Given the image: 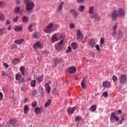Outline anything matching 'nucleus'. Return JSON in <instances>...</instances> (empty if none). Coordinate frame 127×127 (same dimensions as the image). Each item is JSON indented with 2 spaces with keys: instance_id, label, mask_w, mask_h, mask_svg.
<instances>
[{
  "instance_id": "f257e3e1",
  "label": "nucleus",
  "mask_w": 127,
  "mask_h": 127,
  "mask_svg": "<svg viewBox=\"0 0 127 127\" xmlns=\"http://www.w3.org/2000/svg\"><path fill=\"white\" fill-rule=\"evenodd\" d=\"M125 15H126V11L123 8H119L117 11L116 10H113L111 14V18L113 20L117 19L118 16L122 17L125 16Z\"/></svg>"
},
{
  "instance_id": "f03ea898",
  "label": "nucleus",
  "mask_w": 127,
  "mask_h": 127,
  "mask_svg": "<svg viewBox=\"0 0 127 127\" xmlns=\"http://www.w3.org/2000/svg\"><path fill=\"white\" fill-rule=\"evenodd\" d=\"M53 26H54V23H49L44 30V32H45V33H51V32H52V28H53Z\"/></svg>"
},
{
  "instance_id": "7ed1b4c3",
  "label": "nucleus",
  "mask_w": 127,
  "mask_h": 127,
  "mask_svg": "<svg viewBox=\"0 0 127 127\" xmlns=\"http://www.w3.org/2000/svg\"><path fill=\"white\" fill-rule=\"evenodd\" d=\"M63 5H64V2H62L59 3L57 8V13L58 14H61V13L63 12Z\"/></svg>"
},
{
  "instance_id": "20e7f679",
  "label": "nucleus",
  "mask_w": 127,
  "mask_h": 127,
  "mask_svg": "<svg viewBox=\"0 0 127 127\" xmlns=\"http://www.w3.org/2000/svg\"><path fill=\"white\" fill-rule=\"evenodd\" d=\"M34 8V3L33 2H28L26 5V9L27 11L32 10Z\"/></svg>"
},
{
  "instance_id": "39448f33",
  "label": "nucleus",
  "mask_w": 127,
  "mask_h": 127,
  "mask_svg": "<svg viewBox=\"0 0 127 127\" xmlns=\"http://www.w3.org/2000/svg\"><path fill=\"white\" fill-rule=\"evenodd\" d=\"M119 82L121 84H125L127 82V76L125 74H122L119 77Z\"/></svg>"
},
{
  "instance_id": "423d86ee",
  "label": "nucleus",
  "mask_w": 127,
  "mask_h": 127,
  "mask_svg": "<svg viewBox=\"0 0 127 127\" xmlns=\"http://www.w3.org/2000/svg\"><path fill=\"white\" fill-rule=\"evenodd\" d=\"M116 115L117 114L113 112L110 116V121H111L112 122H113V121H115V122H118V121L120 120V118H119V117H117Z\"/></svg>"
},
{
  "instance_id": "0eeeda50",
  "label": "nucleus",
  "mask_w": 127,
  "mask_h": 127,
  "mask_svg": "<svg viewBox=\"0 0 127 127\" xmlns=\"http://www.w3.org/2000/svg\"><path fill=\"white\" fill-rule=\"evenodd\" d=\"M33 48L35 50L37 49V48H39V49H42L43 48V45L41 44L40 42L37 41L33 45Z\"/></svg>"
},
{
  "instance_id": "6e6552de",
  "label": "nucleus",
  "mask_w": 127,
  "mask_h": 127,
  "mask_svg": "<svg viewBox=\"0 0 127 127\" xmlns=\"http://www.w3.org/2000/svg\"><path fill=\"white\" fill-rule=\"evenodd\" d=\"M76 38L78 41H82V40L84 38V37L83 36V35L82 34V33L80 30H77Z\"/></svg>"
},
{
  "instance_id": "1a4fd4ad",
  "label": "nucleus",
  "mask_w": 127,
  "mask_h": 127,
  "mask_svg": "<svg viewBox=\"0 0 127 127\" xmlns=\"http://www.w3.org/2000/svg\"><path fill=\"white\" fill-rule=\"evenodd\" d=\"M76 70H77L76 67H75L74 66H72L68 67L66 69V72L70 73V74H74V73H76Z\"/></svg>"
},
{
  "instance_id": "9d476101",
  "label": "nucleus",
  "mask_w": 127,
  "mask_h": 127,
  "mask_svg": "<svg viewBox=\"0 0 127 127\" xmlns=\"http://www.w3.org/2000/svg\"><path fill=\"white\" fill-rule=\"evenodd\" d=\"M64 40H62L58 45H56L55 48L58 51L62 50V46L63 45Z\"/></svg>"
},
{
  "instance_id": "9b49d317",
  "label": "nucleus",
  "mask_w": 127,
  "mask_h": 127,
  "mask_svg": "<svg viewBox=\"0 0 127 127\" xmlns=\"http://www.w3.org/2000/svg\"><path fill=\"white\" fill-rule=\"evenodd\" d=\"M117 28H118V24L116 23L112 27V32L111 33L112 36H116L117 35Z\"/></svg>"
},
{
  "instance_id": "f8f14e48",
  "label": "nucleus",
  "mask_w": 127,
  "mask_h": 127,
  "mask_svg": "<svg viewBox=\"0 0 127 127\" xmlns=\"http://www.w3.org/2000/svg\"><path fill=\"white\" fill-rule=\"evenodd\" d=\"M15 13H19V14H22L23 13V9H21L20 7H17L14 9Z\"/></svg>"
},
{
  "instance_id": "ddd939ff",
  "label": "nucleus",
  "mask_w": 127,
  "mask_h": 127,
  "mask_svg": "<svg viewBox=\"0 0 127 127\" xmlns=\"http://www.w3.org/2000/svg\"><path fill=\"white\" fill-rule=\"evenodd\" d=\"M103 87H105L106 88H111L112 87V85L111 84V82L109 81H105L103 82Z\"/></svg>"
},
{
  "instance_id": "4468645a",
  "label": "nucleus",
  "mask_w": 127,
  "mask_h": 127,
  "mask_svg": "<svg viewBox=\"0 0 127 127\" xmlns=\"http://www.w3.org/2000/svg\"><path fill=\"white\" fill-rule=\"evenodd\" d=\"M23 112L24 115H27L29 112V106L28 105H25L23 108Z\"/></svg>"
},
{
  "instance_id": "2eb2a0df",
  "label": "nucleus",
  "mask_w": 127,
  "mask_h": 127,
  "mask_svg": "<svg viewBox=\"0 0 127 127\" xmlns=\"http://www.w3.org/2000/svg\"><path fill=\"white\" fill-rule=\"evenodd\" d=\"M76 110V108L75 107H73L72 108H69L67 110V113L68 115H73L74 114V112H75V110Z\"/></svg>"
},
{
  "instance_id": "dca6fc26",
  "label": "nucleus",
  "mask_w": 127,
  "mask_h": 127,
  "mask_svg": "<svg viewBox=\"0 0 127 127\" xmlns=\"http://www.w3.org/2000/svg\"><path fill=\"white\" fill-rule=\"evenodd\" d=\"M45 88L47 90L48 94H50V91H51V86L49 85V83H46L45 84Z\"/></svg>"
},
{
  "instance_id": "f3484780",
  "label": "nucleus",
  "mask_w": 127,
  "mask_h": 127,
  "mask_svg": "<svg viewBox=\"0 0 127 127\" xmlns=\"http://www.w3.org/2000/svg\"><path fill=\"white\" fill-rule=\"evenodd\" d=\"M51 41L53 43L56 42V41H58V38H57V35L56 34H54L51 38Z\"/></svg>"
},
{
  "instance_id": "a211bd4d",
  "label": "nucleus",
  "mask_w": 127,
  "mask_h": 127,
  "mask_svg": "<svg viewBox=\"0 0 127 127\" xmlns=\"http://www.w3.org/2000/svg\"><path fill=\"white\" fill-rule=\"evenodd\" d=\"M70 12H71V13H72V14L73 15L74 17H77V16H78V13L77 12L76 10H75L74 9H70Z\"/></svg>"
},
{
  "instance_id": "6ab92c4d",
  "label": "nucleus",
  "mask_w": 127,
  "mask_h": 127,
  "mask_svg": "<svg viewBox=\"0 0 127 127\" xmlns=\"http://www.w3.org/2000/svg\"><path fill=\"white\" fill-rule=\"evenodd\" d=\"M16 122H17V119H11L9 120V124L11 126H14L16 124Z\"/></svg>"
},
{
  "instance_id": "aec40b11",
  "label": "nucleus",
  "mask_w": 127,
  "mask_h": 127,
  "mask_svg": "<svg viewBox=\"0 0 127 127\" xmlns=\"http://www.w3.org/2000/svg\"><path fill=\"white\" fill-rule=\"evenodd\" d=\"M88 44L91 47H94L96 45V42L94 40L91 39L89 41Z\"/></svg>"
},
{
  "instance_id": "412c9836",
  "label": "nucleus",
  "mask_w": 127,
  "mask_h": 127,
  "mask_svg": "<svg viewBox=\"0 0 127 127\" xmlns=\"http://www.w3.org/2000/svg\"><path fill=\"white\" fill-rule=\"evenodd\" d=\"M23 42H24V39H21L20 40H16L14 41V43L15 44H22V43H23Z\"/></svg>"
},
{
  "instance_id": "4be33fe9",
  "label": "nucleus",
  "mask_w": 127,
  "mask_h": 127,
  "mask_svg": "<svg viewBox=\"0 0 127 127\" xmlns=\"http://www.w3.org/2000/svg\"><path fill=\"white\" fill-rule=\"evenodd\" d=\"M90 17H91V18H95V19H99L100 18L98 14L96 13H93L91 14Z\"/></svg>"
},
{
  "instance_id": "5701e85b",
  "label": "nucleus",
  "mask_w": 127,
  "mask_h": 127,
  "mask_svg": "<svg viewBox=\"0 0 127 127\" xmlns=\"http://www.w3.org/2000/svg\"><path fill=\"white\" fill-rule=\"evenodd\" d=\"M35 113L36 115H40V114H41V109L38 107H36L35 108Z\"/></svg>"
},
{
  "instance_id": "b1692460",
  "label": "nucleus",
  "mask_w": 127,
  "mask_h": 127,
  "mask_svg": "<svg viewBox=\"0 0 127 127\" xmlns=\"http://www.w3.org/2000/svg\"><path fill=\"white\" fill-rule=\"evenodd\" d=\"M23 29V27L22 26H18L14 28V30L17 32H18L19 31H21Z\"/></svg>"
},
{
  "instance_id": "393cba45",
  "label": "nucleus",
  "mask_w": 127,
  "mask_h": 127,
  "mask_svg": "<svg viewBox=\"0 0 127 127\" xmlns=\"http://www.w3.org/2000/svg\"><path fill=\"white\" fill-rule=\"evenodd\" d=\"M94 7L93 6H90L89 7V9H88L89 14H93V13H94Z\"/></svg>"
},
{
  "instance_id": "a878e982",
  "label": "nucleus",
  "mask_w": 127,
  "mask_h": 127,
  "mask_svg": "<svg viewBox=\"0 0 127 127\" xmlns=\"http://www.w3.org/2000/svg\"><path fill=\"white\" fill-rule=\"evenodd\" d=\"M30 85L33 88L36 87V80L35 79L32 80L30 82Z\"/></svg>"
},
{
  "instance_id": "bb28decb",
  "label": "nucleus",
  "mask_w": 127,
  "mask_h": 127,
  "mask_svg": "<svg viewBox=\"0 0 127 127\" xmlns=\"http://www.w3.org/2000/svg\"><path fill=\"white\" fill-rule=\"evenodd\" d=\"M36 80L38 83H41V82H43V76H39L36 78Z\"/></svg>"
},
{
  "instance_id": "cd10ccee",
  "label": "nucleus",
  "mask_w": 127,
  "mask_h": 127,
  "mask_svg": "<svg viewBox=\"0 0 127 127\" xmlns=\"http://www.w3.org/2000/svg\"><path fill=\"white\" fill-rule=\"evenodd\" d=\"M51 104V99H49L48 101L45 103L44 105L45 108H47L50 106Z\"/></svg>"
},
{
  "instance_id": "c85d7f7f",
  "label": "nucleus",
  "mask_w": 127,
  "mask_h": 127,
  "mask_svg": "<svg viewBox=\"0 0 127 127\" xmlns=\"http://www.w3.org/2000/svg\"><path fill=\"white\" fill-rule=\"evenodd\" d=\"M71 46L72 49H73L74 50H75L77 49V48H78V45H77V43H76L75 42L71 43Z\"/></svg>"
},
{
  "instance_id": "c756f323",
  "label": "nucleus",
  "mask_w": 127,
  "mask_h": 127,
  "mask_svg": "<svg viewBox=\"0 0 127 127\" xmlns=\"http://www.w3.org/2000/svg\"><path fill=\"white\" fill-rule=\"evenodd\" d=\"M21 77H22V75H21L20 73H17L15 75V79L16 80V81H19V80L21 79Z\"/></svg>"
},
{
  "instance_id": "7c9ffc66",
  "label": "nucleus",
  "mask_w": 127,
  "mask_h": 127,
  "mask_svg": "<svg viewBox=\"0 0 127 127\" xmlns=\"http://www.w3.org/2000/svg\"><path fill=\"white\" fill-rule=\"evenodd\" d=\"M90 109L91 112H95L97 110V106L96 105H93L90 107Z\"/></svg>"
},
{
  "instance_id": "2f4dec72",
  "label": "nucleus",
  "mask_w": 127,
  "mask_h": 127,
  "mask_svg": "<svg viewBox=\"0 0 127 127\" xmlns=\"http://www.w3.org/2000/svg\"><path fill=\"white\" fill-rule=\"evenodd\" d=\"M12 63L14 65H16L19 63V59H14L12 61Z\"/></svg>"
},
{
  "instance_id": "473e14b6",
  "label": "nucleus",
  "mask_w": 127,
  "mask_h": 127,
  "mask_svg": "<svg viewBox=\"0 0 127 127\" xmlns=\"http://www.w3.org/2000/svg\"><path fill=\"white\" fill-rule=\"evenodd\" d=\"M81 86L82 89H85L86 88V86L85 85V77L83 78V80L81 81Z\"/></svg>"
},
{
  "instance_id": "72a5a7b5",
  "label": "nucleus",
  "mask_w": 127,
  "mask_h": 127,
  "mask_svg": "<svg viewBox=\"0 0 127 127\" xmlns=\"http://www.w3.org/2000/svg\"><path fill=\"white\" fill-rule=\"evenodd\" d=\"M84 9H85V6L81 5L79 6L78 10L80 12H83L84 11Z\"/></svg>"
},
{
  "instance_id": "f704fd0d",
  "label": "nucleus",
  "mask_w": 127,
  "mask_h": 127,
  "mask_svg": "<svg viewBox=\"0 0 127 127\" xmlns=\"http://www.w3.org/2000/svg\"><path fill=\"white\" fill-rule=\"evenodd\" d=\"M118 34L119 38H123V37H124V33H123V31L122 30H119Z\"/></svg>"
},
{
  "instance_id": "c9c22d12",
  "label": "nucleus",
  "mask_w": 127,
  "mask_h": 127,
  "mask_svg": "<svg viewBox=\"0 0 127 127\" xmlns=\"http://www.w3.org/2000/svg\"><path fill=\"white\" fill-rule=\"evenodd\" d=\"M22 75L23 76H24V66H22L20 67V69H19Z\"/></svg>"
},
{
  "instance_id": "e433bc0d",
  "label": "nucleus",
  "mask_w": 127,
  "mask_h": 127,
  "mask_svg": "<svg viewBox=\"0 0 127 127\" xmlns=\"http://www.w3.org/2000/svg\"><path fill=\"white\" fill-rule=\"evenodd\" d=\"M5 19V17H4V15L2 14V13H0V20L1 21H3Z\"/></svg>"
},
{
  "instance_id": "4c0bfd02",
  "label": "nucleus",
  "mask_w": 127,
  "mask_h": 127,
  "mask_svg": "<svg viewBox=\"0 0 127 127\" xmlns=\"http://www.w3.org/2000/svg\"><path fill=\"white\" fill-rule=\"evenodd\" d=\"M104 44H105V39L102 37V38H101L100 39V46H102V45H103Z\"/></svg>"
},
{
  "instance_id": "58836bf2",
  "label": "nucleus",
  "mask_w": 127,
  "mask_h": 127,
  "mask_svg": "<svg viewBox=\"0 0 127 127\" xmlns=\"http://www.w3.org/2000/svg\"><path fill=\"white\" fill-rule=\"evenodd\" d=\"M22 21L23 22H27L28 21V18L26 16H23L22 17Z\"/></svg>"
},
{
  "instance_id": "ea45409f",
  "label": "nucleus",
  "mask_w": 127,
  "mask_h": 127,
  "mask_svg": "<svg viewBox=\"0 0 127 127\" xmlns=\"http://www.w3.org/2000/svg\"><path fill=\"white\" fill-rule=\"evenodd\" d=\"M66 53L68 54V53H70L72 52V48L70 46L68 47L67 50L66 51Z\"/></svg>"
},
{
  "instance_id": "a19ab883",
  "label": "nucleus",
  "mask_w": 127,
  "mask_h": 127,
  "mask_svg": "<svg viewBox=\"0 0 127 127\" xmlns=\"http://www.w3.org/2000/svg\"><path fill=\"white\" fill-rule=\"evenodd\" d=\"M63 61V59H57L55 61V63H61Z\"/></svg>"
},
{
  "instance_id": "79ce46f5",
  "label": "nucleus",
  "mask_w": 127,
  "mask_h": 127,
  "mask_svg": "<svg viewBox=\"0 0 127 127\" xmlns=\"http://www.w3.org/2000/svg\"><path fill=\"white\" fill-rule=\"evenodd\" d=\"M108 92L105 91L102 93V97H104V98H107L108 96Z\"/></svg>"
},
{
  "instance_id": "37998d69",
  "label": "nucleus",
  "mask_w": 127,
  "mask_h": 127,
  "mask_svg": "<svg viewBox=\"0 0 127 127\" xmlns=\"http://www.w3.org/2000/svg\"><path fill=\"white\" fill-rule=\"evenodd\" d=\"M81 120H82V118H81L79 116H76L75 117V122H80V121H81Z\"/></svg>"
},
{
  "instance_id": "c03bdc74",
  "label": "nucleus",
  "mask_w": 127,
  "mask_h": 127,
  "mask_svg": "<svg viewBox=\"0 0 127 127\" xmlns=\"http://www.w3.org/2000/svg\"><path fill=\"white\" fill-rule=\"evenodd\" d=\"M32 107H35L37 106V102L36 101H34L31 103Z\"/></svg>"
},
{
  "instance_id": "a18cd8bd",
  "label": "nucleus",
  "mask_w": 127,
  "mask_h": 127,
  "mask_svg": "<svg viewBox=\"0 0 127 127\" xmlns=\"http://www.w3.org/2000/svg\"><path fill=\"white\" fill-rule=\"evenodd\" d=\"M69 28H70V29H73V28H75V24L73 23H70L69 24Z\"/></svg>"
},
{
  "instance_id": "49530a36",
  "label": "nucleus",
  "mask_w": 127,
  "mask_h": 127,
  "mask_svg": "<svg viewBox=\"0 0 127 127\" xmlns=\"http://www.w3.org/2000/svg\"><path fill=\"white\" fill-rule=\"evenodd\" d=\"M112 80L113 81H114V82L117 81L118 80V77H117V76L116 75H113L112 77Z\"/></svg>"
},
{
  "instance_id": "de8ad7c7",
  "label": "nucleus",
  "mask_w": 127,
  "mask_h": 127,
  "mask_svg": "<svg viewBox=\"0 0 127 127\" xmlns=\"http://www.w3.org/2000/svg\"><path fill=\"white\" fill-rule=\"evenodd\" d=\"M19 17L18 16H16L15 17L13 18L12 20L14 22H16L17 20H18Z\"/></svg>"
},
{
  "instance_id": "09e8293b",
  "label": "nucleus",
  "mask_w": 127,
  "mask_h": 127,
  "mask_svg": "<svg viewBox=\"0 0 127 127\" xmlns=\"http://www.w3.org/2000/svg\"><path fill=\"white\" fill-rule=\"evenodd\" d=\"M39 36L37 33H34L33 34V38H38Z\"/></svg>"
},
{
  "instance_id": "8fccbe9b",
  "label": "nucleus",
  "mask_w": 127,
  "mask_h": 127,
  "mask_svg": "<svg viewBox=\"0 0 127 127\" xmlns=\"http://www.w3.org/2000/svg\"><path fill=\"white\" fill-rule=\"evenodd\" d=\"M28 30L29 31H30V32H31L32 31V24H30L28 28Z\"/></svg>"
},
{
  "instance_id": "3c124183",
  "label": "nucleus",
  "mask_w": 127,
  "mask_h": 127,
  "mask_svg": "<svg viewBox=\"0 0 127 127\" xmlns=\"http://www.w3.org/2000/svg\"><path fill=\"white\" fill-rule=\"evenodd\" d=\"M84 0H76V3H83Z\"/></svg>"
},
{
  "instance_id": "603ef678",
  "label": "nucleus",
  "mask_w": 127,
  "mask_h": 127,
  "mask_svg": "<svg viewBox=\"0 0 127 127\" xmlns=\"http://www.w3.org/2000/svg\"><path fill=\"white\" fill-rule=\"evenodd\" d=\"M15 48H17V46L16 45H11V49L12 50L15 49Z\"/></svg>"
},
{
  "instance_id": "864d4df0",
  "label": "nucleus",
  "mask_w": 127,
  "mask_h": 127,
  "mask_svg": "<svg viewBox=\"0 0 127 127\" xmlns=\"http://www.w3.org/2000/svg\"><path fill=\"white\" fill-rule=\"evenodd\" d=\"M4 34V29H0V35H2V34Z\"/></svg>"
},
{
  "instance_id": "5fc2aeb1",
  "label": "nucleus",
  "mask_w": 127,
  "mask_h": 127,
  "mask_svg": "<svg viewBox=\"0 0 127 127\" xmlns=\"http://www.w3.org/2000/svg\"><path fill=\"white\" fill-rule=\"evenodd\" d=\"M95 48L97 51H100L101 50V49H100V46L99 45H96Z\"/></svg>"
},
{
  "instance_id": "6e6d98bb",
  "label": "nucleus",
  "mask_w": 127,
  "mask_h": 127,
  "mask_svg": "<svg viewBox=\"0 0 127 127\" xmlns=\"http://www.w3.org/2000/svg\"><path fill=\"white\" fill-rule=\"evenodd\" d=\"M37 94V91L35 90H33L32 93V95L33 96H35Z\"/></svg>"
},
{
  "instance_id": "4d7b16f0",
  "label": "nucleus",
  "mask_w": 127,
  "mask_h": 127,
  "mask_svg": "<svg viewBox=\"0 0 127 127\" xmlns=\"http://www.w3.org/2000/svg\"><path fill=\"white\" fill-rule=\"evenodd\" d=\"M3 99V94L1 92H0V101H1Z\"/></svg>"
},
{
  "instance_id": "13d9d810",
  "label": "nucleus",
  "mask_w": 127,
  "mask_h": 127,
  "mask_svg": "<svg viewBox=\"0 0 127 127\" xmlns=\"http://www.w3.org/2000/svg\"><path fill=\"white\" fill-rule=\"evenodd\" d=\"M2 76H6V72H5V71H2Z\"/></svg>"
},
{
  "instance_id": "bf43d9fd",
  "label": "nucleus",
  "mask_w": 127,
  "mask_h": 127,
  "mask_svg": "<svg viewBox=\"0 0 127 127\" xmlns=\"http://www.w3.org/2000/svg\"><path fill=\"white\" fill-rule=\"evenodd\" d=\"M3 66L4 67H6V68H8V64H6V63H3Z\"/></svg>"
},
{
  "instance_id": "052dcab7",
  "label": "nucleus",
  "mask_w": 127,
  "mask_h": 127,
  "mask_svg": "<svg viewBox=\"0 0 127 127\" xmlns=\"http://www.w3.org/2000/svg\"><path fill=\"white\" fill-rule=\"evenodd\" d=\"M6 24L7 25H8L9 24H10V21L9 20H7L6 21Z\"/></svg>"
},
{
  "instance_id": "680f3d73",
  "label": "nucleus",
  "mask_w": 127,
  "mask_h": 127,
  "mask_svg": "<svg viewBox=\"0 0 127 127\" xmlns=\"http://www.w3.org/2000/svg\"><path fill=\"white\" fill-rule=\"evenodd\" d=\"M8 30H11V25H10L7 27Z\"/></svg>"
},
{
  "instance_id": "e2e57ef3",
  "label": "nucleus",
  "mask_w": 127,
  "mask_h": 127,
  "mask_svg": "<svg viewBox=\"0 0 127 127\" xmlns=\"http://www.w3.org/2000/svg\"><path fill=\"white\" fill-rule=\"evenodd\" d=\"M27 101H28V98H25V99L24 100V103H27Z\"/></svg>"
},
{
  "instance_id": "0e129e2a",
  "label": "nucleus",
  "mask_w": 127,
  "mask_h": 127,
  "mask_svg": "<svg viewBox=\"0 0 127 127\" xmlns=\"http://www.w3.org/2000/svg\"><path fill=\"white\" fill-rule=\"evenodd\" d=\"M124 120V118H123V117L121 118V120H120V125H122V124H123V121Z\"/></svg>"
},
{
  "instance_id": "69168bd1",
  "label": "nucleus",
  "mask_w": 127,
  "mask_h": 127,
  "mask_svg": "<svg viewBox=\"0 0 127 127\" xmlns=\"http://www.w3.org/2000/svg\"><path fill=\"white\" fill-rule=\"evenodd\" d=\"M117 113H118V114H122V111L121 110H119L118 111H117Z\"/></svg>"
},
{
  "instance_id": "338daca9",
  "label": "nucleus",
  "mask_w": 127,
  "mask_h": 127,
  "mask_svg": "<svg viewBox=\"0 0 127 127\" xmlns=\"http://www.w3.org/2000/svg\"><path fill=\"white\" fill-rule=\"evenodd\" d=\"M24 2L25 3H28V0H24Z\"/></svg>"
},
{
  "instance_id": "774afa93",
  "label": "nucleus",
  "mask_w": 127,
  "mask_h": 127,
  "mask_svg": "<svg viewBox=\"0 0 127 127\" xmlns=\"http://www.w3.org/2000/svg\"><path fill=\"white\" fill-rule=\"evenodd\" d=\"M27 81H32V80H31V78L30 77H28L27 78Z\"/></svg>"
}]
</instances>
